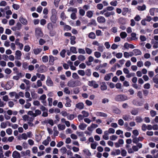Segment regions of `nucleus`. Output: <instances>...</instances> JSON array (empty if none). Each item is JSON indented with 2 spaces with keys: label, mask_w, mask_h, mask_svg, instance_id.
Wrapping results in <instances>:
<instances>
[{
  "label": "nucleus",
  "mask_w": 158,
  "mask_h": 158,
  "mask_svg": "<svg viewBox=\"0 0 158 158\" xmlns=\"http://www.w3.org/2000/svg\"><path fill=\"white\" fill-rule=\"evenodd\" d=\"M70 50L73 53L76 54L77 53V51L76 48L75 47H71L70 48Z\"/></svg>",
  "instance_id": "40"
},
{
  "label": "nucleus",
  "mask_w": 158,
  "mask_h": 158,
  "mask_svg": "<svg viewBox=\"0 0 158 158\" xmlns=\"http://www.w3.org/2000/svg\"><path fill=\"white\" fill-rule=\"evenodd\" d=\"M42 49L40 48L34 49L33 50L34 53L35 55H37L40 53L42 51Z\"/></svg>",
  "instance_id": "22"
},
{
  "label": "nucleus",
  "mask_w": 158,
  "mask_h": 158,
  "mask_svg": "<svg viewBox=\"0 0 158 158\" xmlns=\"http://www.w3.org/2000/svg\"><path fill=\"white\" fill-rule=\"evenodd\" d=\"M58 127L60 130H63L65 128V126L64 125L59 124L58 125Z\"/></svg>",
  "instance_id": "45"
},
{
  "label": "nucleus",
  "mask_w": 158,
  "mask_h": 158,
  "mask_svg": "<svg viewBox=\"0 0 158 158\" xmlns=\"http://www.w3.org/2000/svg\"><path fill=\"white\" fill-rule=\"evenodd\" d=\"M46 83L47 85L48 86H52L53 85V82L50 77H49V79H48L46 81Z\"/></svg>",
  "instance_id": "13"
},
{
  "label": "nucleus",
  "mask_w": 158,
  "mask_h": 158,
  "mask_svg": "<svg viewBox=\"0 0 158 158\" xmlns=\"http://www.w3.org/2000/svg\"><path fill=\"white\" fill-rule=\"evenodd\" d=\"M16 27L18 30H20L22 28V25L19 22H18L16 25Z\"/></svg>",
  "instance_id": "43"
},
{
  "label": "nucleus",
  "mask_w": 158,
  "mask_h": 158,
  "mask_svg": "<svg viewBox=\"0 0 158 158\" xmlns=\"http://www.w3.org/2000/svg\"><path fill=\"white\" fill-rule=\"evenodd\" d=\"M93 11L89 10L86 12V16L89 18H91L93 14Z\"/></svg>",
  "instance_id": "17"
},
{
  "label": "nucleus",
  "mask_w": 158,
  "mask_h": 158,
  "mask_svg": "<svg viewBox=\"0 0 158 158\" xmlns=\"http://www.w3.org/2000/svg\"><path fill=\"white\" fill-rule=\"evenodd\" d=\"M154 40L152 39L151 40V43H153V48H158V42L157 41H155L154 42Z\"/></svg>",
  "instance_id": "27"
},
{
  "label": "nucleus",
  "mask_w": 158,
  "mask_h": 158,
  "mask_svg": "<svg viewBox=\"0 0 158 158\" xmlns=\"http://www.w3.org/2000/svg\"><path fill=\"white\" fill-rule=\"evenodd\" d=\"M146 8V6L143 5L142 6H138L137 7V9L139 11H143L145 10Z\"/></svg>",
  "instance_id": "28"
},
{
  "label": "nucleus",
  "mask_w": 158,
  "mask_h": 158,
  "mask_svg": "<svg viewBox=\"0 0 158 158\" xmlns=\"http://www.w3.org/2000/svg\"><path fill=\"white\" fill-rule=\"evenodd\" d=\"M46 66L44 65H41L40 67L38 69L37 71L38 72L42 73L45 71L44 69L45 68Z\"/></svg>",
  "instance_id": "9"
},
{
  "label": "nucleus",
  "mask_w": 158,
  "mask_h": 158,
  "mask_svg": "<svg viewBox=\"0 0 158 158\" xmlns=\"http://www.w3.org/2000/svg\"><path fill=\"white\" fill-rule=\"evenodd\" d=\"M14 83L13 81L8 82L5 85L6 89V90H9L10 89L12 86L14 85Z\"/></svg>",
  "instance_id": "5"
},
{
  "label": "nucleus",
  "mask_w": 158,
  "mask_h": 158,
  "mask_svg": "<svg viewBox=\"0 0 158 158\" xmlns=\"http://www.w3.org/2000/svg\"><path fill=\"white\" fill-rule=\"evenodd\" d=\"M49 63L50 65H53L54 64V57L52 55L49 56Z\"/></svg>",
  "instance_id": "16"
},
{
  "label": "nucleus",
  "mask_w": 158,
  "mask_h": 158,
  "mask_svg": "<svg viewBox=\"0 0 158 158\" xmlns=\"http://www.w3.org/2000/svg\"><path fill=\"white\" fill-rule=\"evenodd\" d=\"M74 93L75 94H78L80 92L79 88L77 87L74 89L73 91Z\"/></svg>",
  "instance_id": "62"
},
{
  "label": "nucleus",
  "mask_w": 158,
  "mask_h": 158,
  "mask_svg": "<svg viewBox=\"0 0 158 158\" xmlns=\"http://www.w3.org/2000/svg\"><path fill=\"white\" fill-rule=\"evenodd\" d=\"M47 28L50 32L53 30V25L52 23H48L47 25Z\"/></svg>",
  "instance_id": "12"
},
{
  "label": "nucleus",
  "mask_w": 158,
  "mask_h": 158,
  "mask_svg": "<svg viewBox=\"0 0 158 158\" xmlns=\"http://www.w3.org/2000/svg\"><path fill=\"white\" fill-rule=\"evenodd\" d=\"M34 113L35 117L37 116L40 114H41V111L39 110H35V113Z\"/></svg>",
  "instance_id": "59"
},
{
  "label": "nucleus",
  "mask_w": 158,
  "mask_h": 158,
  "mask_svg": "<svg viewBox=\"0 0 158 158\" xmlns=\"http://www.w3.org/2000/svg\"><path fill=\"white\" fill-rule=\"evenodd\" d=\"M139 39L141 41H144L146 40V37L143 35H141L139 37Z\"/></svg>",
  "instance_id": "63"
},
{
  "label": "nucleus",
  "mask_w": 158,
  "mask_h": 158,
  "mask_svg": "<svg viewBox=\"0 0 158 158\" xmlns=\"http://www.w3.org/2000/svg\"><path fill=\"white\" fill-rule=\"evenodd\" d=\"M28 64L27 62H24L23 64V68L24 69H27L28 68Z\"/></svg>",
  "instance_id": "61"
},
{
  "label": "nucleus",
  "mask_w": 158,
  "mask_h": 158,
  "mask_svg": "<svg viewBox=\"0 0 158 158\" xmlns=\"http://www.w3.org/2000/svg\"><path fill=\"white\" fill-rule=\"evenodd\" d=\"M85 50L87 53L89 55L92 52V49L88 48H85Z\"/></svg>",
  "instance_id": "48"
},
{
  "label": "nucleus",
  "mask_w": 158,
  "mask_h": 158,
  "mask_svg": "<svg viewBox=\"0 0 158 158\" xmlns=\"http://www.w3.org/2000/svg\"><path fill=\"white\" fill-rule=\"evenodd\" d=\"M10 97L12 98L15 96V99H19V97L17 95V94L15 92H12L9 93V94Z\"/></svg>",
  "instance_id": "14"
},
{
  "label": "nucleus",
  "mask_w": 158,
  "mask_h": 158,
  "mask_svg": "<svg viewBox=\"0 0 158 158\" xmlns=\"http://www.w3.org/2000/svg\"><path fill=\"white\" fill-rule=\"evenodd\" d=\"M15 55L18 56L17 59L18 60L20 59V57L21 56L22 54L20 51L19 50H17L15 52Z\"/></svg>",
  "instance_id": "25"
},
{
  "label": "nucleus",
  "mask_w": 158,
  "mask_h": 158,
  "mask_svg": "<svg viewBox=\"0 0 158 158\" xmlns=\"http://www.w3.org/2000/svg\"><path fill=\"white\" fill-rule=\"evenodd\" d=\"M87 125L85 123H81L79 125V128L82 130H84L85 128L86 127Z\"/></svg>",
  "instance_id": "21"
},
{
  "label": "nucleus",
  "mask_w": 158,
  "mask_h": 158,
  "mask_svg": "<svg viewBox=\"0 0 158 158\" xmlns=\"http://www.w3.org/2000/svg\"><path fill=\"white\" fill-rule=\"evenodd\" d=\"M30 49L31 48L29 45H25L24 46V50L25 52H29L30 50Z\"/></svg>",
  "instance_id": "55"
},
{
  "label": "nucleus",
  "mask_w": 158,
  "mask_h": 158,
  "mask_svg": "<svg viewBox=\"0 0 158 158\" xmlns=\"http://www.w3.org/2000/svg\"><path fill=\"white\" fill-rule=\"evenodd\" d=\"M113 75V73H110L107 74L104 77V80L106 81L109 80L111 76Z\"/></svg>",
  "instance_id": "18"
},
{
  "label": "nucleus",
  "mask_w": 158,
  "mask_h": 158,
  "mask_svg": "<svg viewBox=\"0 0 158 158\" xmlns=\"http://www.w3.org/2000/svg\"><path fill=\"white\" fill-rule=\"evenodd\" d=\"M97 20L99 23H104L106 21L105 18L102 16H98L97 18Z\"/></svg>",
  "instance_id": "6"
},
{
  "label": "nucleus",
  "mask_w": 158,
  "mask_h": 158,
  "mask_svg": "<svg viewBox=\"0 0 158 158\" xmlns=\"http://www.w3.org/2000/svg\"><path fill=\"white\" fill-rule=\"evenodd\" d=\"M44 123H49L51 126H53L54 125V123L53 120L52 119H49L48 120H45L44 121Z\"/></svg>",
  "instance_id": "30"
},
{
  "label": "nucleus",
  "mask_w": 158,
  "mask_h": 158,
  "mask_svg": "<svg viewBox=\"0 0 158 158\" xmlns=\"http://www.w3.org/2000/svg\"><path fill=\"white\" fill-rule=\"evenodd\" d=\"M87 77H90L91 75V71L90 69H88L85 70V74Z\"/></svg>",
  "instance_id": "31"
},
{
  "label": "nucleus",
  "mask_w": 158,
  "mask_h": 158,
  "mask_svg": "<svg viewBox=\"0 0 158 158\" xmlns=\"http://www.w3.org/2000/svg\"><path fill=\"white\" fill-rule=\"evenodd\" d=\"M88 37L90 39H94L96 38V35L94 32H91L89 34Z\"/></svg>",
  "instance_id": "20"
},
{
  "label": "nucleus",
  "mask_w": 158,
  "mask_h": 158,
  "mask_svg": "<svg viewBox=\"0 0 158 158\" xmlns=\"http://www.w3.org/2000/svg\"><path fill=\"white\" fill-rule=\"evenodd\" d=\"M11 70L9 68H6L5 70V73L8 74H10L11 73Z\"/></svg>",
  "instance_id": "60"
},
{
  "label": "nucleus",
  "mask_w": 158,
  "mask_h": 158,
  "mask_svg": "<svg viewBox=\"0 0 158 158\" xmlns=\"http://www.w3.org/2000/svg\"><path fill=\"white\" fill-rule=\"evenodd\" d=\"M131 114L133 115H136L138 113V110L137 109H133L131 112Z\"/></svg>",
  "instance_id": "44"
},
{
  "label": "nucleus",
  "mask_w": 158,
  "mask_h": 158,
  "mask_svg": "<svg viewBox=\"0 0 158 158\" xmlns=\"http://www.w3.org/2000/svg\"><path fill=\"white\" fill-rule=\"evenodd\" d=\"M23 120L25 121H28V122L33 121L34 119L33 117H30L27 115H25L23 116Z\"/></svg>",
  "instance_id": "3"
},
{
  "label": "nucleus",
  "mask_w": 158,
  "mask_h": 158,
  "mask_svg": "<svg viewBox=\"0 0 158 158\" xmlns=\"http://www.w3.org/2000/svg\"><path fill=\"white\" fill-rule=\"evenodd\" d=\"M76 81H69L68 82V85L72 87H73L76 86H78L76 84Z\"/></svg>",
  "instance_id": "11"
},
{
  "label": "nucleus",
  "mask_w": 158,
  "mask_h": 158,
  "mask_svg": "<svg viewBox=\"0 0 158 158\" xmlns=\"http://www.w3.org/2000/svg\"><path fill=\"white\" fill-rule=\"evenodd\" d=\"M12 156L14 158H20L21 157L20 153L16 151H14L13 152Z\"/></svg>",
  "instance_id": "8"
},
{
  "label": "nucleus",
  "mask_w": 158,
  "mask_h": 158,
  "mask_svg": "<svg viewBox=\"0 0 158 158\" xmlns=\"http://www.w3.org/2000/svg\"><path fill=\"white\" fill-rule=\"evenodd\" d=\"M35 35L36 37H42L43 34L41 31V29L39 28H36L35 31Z\"/></svg>",
  "instance_id": "1"
},
{
  "label": "nucleus",
  "mask_w": 158,
  "mask_h": 158,
  "mask_svg": "<svg viewBox=\"0 0 158 158\" xmlns=\"http://www.w3.org/2000/svg\"><path fill=\"white\" fill-rule=\"evenodd\" d=\"M65 52L66 51L65 49H64L62 50L60 52V56L63 58L65 56Z\"/></svg>",
  "instance_id": "53"
},
{
  "label": "nucleus",
  "mask_w": 158,
  "mask_h": 158,
  "mask_svg": "<svg viewBox=\"0 0 158 158\" xmlns=\"http://www.w3.org/2000/svg\"><path fill=\"white\" fill-rule=\"evenodd\" d=\"M89 24L90 25H93L94 26H96L97 25V23H96L95 20L94 19H92L91 20L90 22L89 23Z\"/></svg>",
  "instance_id": "29"
},
{
  "label": "nucleus",
  "mask_w": 158,
  "mask_h": 158,
  "mask_svg": "<svg viewBox=\"0 0 158 158\" xmlns=\"http://www.w3.org/2000/svg\"><path fill=\"white\" fill-rule=\"evenodd\" d=\"M60 151L62 153L65 154L67 152V149L65 147H63L61 148Z\"/></svg>",
  "instance_id": "42"
},
{
  "label": "nucleus",
  "mask_w": 158,
  "mask_h": 158,
  "mask_svg": "<svg viewBox=\"0 0 158 158\" xmlns=\"http://www.w3.org/2000/svg\"><path fill=\"white\" fill-rule=\"evenodd\" d=\"M67 11L68 12L72 11L74 12L77 13V9L76 8H73L72 7H70L68 9Z\"/></svg>",
  "instance_id": "35"
},
{
  "label": "nucleus",
  "mask_w": 158,
  "mask_h": 158,
  "mask_svg": "<svg viewBox=\"0 0 158 158\" xmlns=\"http://www.w3.org/2000/svg\"><path fill=\"white\" fill-rule=\"evenodd\" d=\"M57 19V18L56 17V14H52V15L50 17V20L53 23H56Z\"/></svg>",
  "instance_id": "4"
},
{
  "label": "nucleus",
  "mask_w": 158,
  "mask_h": 158,
  "mask_svg": "<svg viewBox=\"0 0 158 158\" xmlns=\"http://www.w3.org/2000/svg\"><path fill=\"white\" fill-rule=\"evenodd\" d=\"M97 114L98 116L103 117H106L107 116L106 114L101 112H98L97 113Z\"/></svg>",
  "instance_id": "37"
},
{
  "label": "nucleus",
  "mask_w": 158,
  "mask_h": 158,
  "mask_svg": "<svg viewBox=\"0 0 158 158\" xmlns=\"http://www.w3.org/2000/svg\"><path fill=\"white\" fill-rule=\"evenodd\" d=\"M78 52L79 53L84 54L85 53V50L82 48H78Z\"/></svg>",
  "instance_id": "46"
},
{
  "label": "nucleus",
  "mask_w": 158,
  "mask_h": 158,
  "mask_svg": "<svg viewBox=\"0 0 158 158\" xmlns=\"http://www.w3.org/2000/svg\"><path fill=\"white\" fill-rule=\"evenodd\" d=\"M104 47L103 46H100L99 45L98 47V50L100 52H102L103 51Z\"/></svg>",
  "instance_id": "56"
},
{
  "label": "nucleus",
  "mask_w": 158,
  "mask_h": 158,
  "mask_svg": "<svg viewBox=\"0 0 158 158\" xmlns=\"http://www.w3.org/2000/svg\"><path fill=\"white\" fill-rule=\"evenodd\" d=\"M42 60L43 62L46 63L48 60V57L47 56H44L42 57Z\"/></svg>",
  "instance_id": "39"
},
{
  "label": "nucleus",
  "mask_w": 158,
  "mask_h": 158,
  "mask_svg": "<svg viewBox=\"0 0 158 158\" xmlns=\"http://www.w3.org/2000/svg\"><path fill=\"white\" fill-rule=\"evenodd\" d=\"M103 7V4L102 3H99L97 5V8L98 9L101 10H102Z\"/></svg>",
  "instance_id": "54"
},
{
  "label": "nucleus",
  "mask_w": 158,
  "mask_h": 158,
  "mask_svg": "<svg viewBox=\"0 0 158 158\" xmlns=\"http://www.w3.org/2000/svg\"><path fill=\"white\" fill-rule=\"evenodd\" d=\"M123 118L125 121H128L130 118V116L129 115L125 114L123 115Z\"/></svg>",
  "instance_id": "32"
},
{
  "label": "nucleus",
  "mask_w": 158,
  "mask_h": 158,
  "mask_svg": "<svg viewBox=\"0 0 158 158\" xmlns=\"http://www.w3.org/2000/svg\"><path fill=\"white\" fill-rule=\"evenodd\" d=\"M133 102L134 105H136L141 106L142 104V103L139 102L137 99L134 100L133 101Z\"/></svg>",
  "instance_id": "34"
},
{
  "label": "nucleus",
  "mask_w": 158,
  "mask_h": 158,
  "mask_svg": "<svg viewBox=\"0 0 158 158\" xmlns=\"http://www.w3.org/2000/svg\"><path fill=\"white\" fill-rule=\"evenodd\" d=\"M131 39L132 40H135L137 39V38L136 37V34L135 33H132L131 34Z\"/></svg>",
  "instance_id": "38"
},
{
  "label": "nucleus",
  "mask_w": 158,
  "mask_h": 158,
  "mask_svg": "<svg viewBox=\"0 0 158 158\" xmlns=\"http://www.w3.org/2000/svg\"><path fill=\"white\" fill-rule=\"evenodd\" d=\"M85 11L83 9H81L79 10V14L82 16H83L85 15Z\"/></svg>",
  "instance_id": "58"
},
{
  "label": "nucleus",
  "mask_w": 158,
  "mask_h": 158,
  "mask_svg": "<svg viewBox=\"0 0 158 158\" xmlns=\"http://www.w3.org/2000/svg\"><path fill=\"white\" fill-rule=\"evenodd\" d=\"M139 140L142 141V139H139V138L136 137L133 138L132 140L133 142L135 143H137Z\"/></svg>",
  "instance_id": "49"
},
{
  "label": "nucleus",
  "mask_w": 158,
  "mask_h": 158,
  "mask_svg": "<svg viewBox=\"0 0 158 158\" xmlns=\"http://www.w3.org/2000/svg\"><path fill=\"white\" fill-rule=\"evenodd\" d=\"M153 82L156 84H158V74H156L152 78Z\"/></svg>",
  "instance_id": "23"
},
{
  "label": "nucleus",
  "mask_w": 158,
  "mask_h": 158,
  "mask_svg": "<svg viewBox=\"0 0 158 158\" xmlns=\"http://www.w3.org/2000/svg\"><path fill=\"white\" fill-rule=\"evenodd\" d=\"M76 38V37L74 36H72L71 37L70 40V43L71 44L73 45L76 43V42L75 41Z\"/></svg>",
  "instance_id": "19"
},
{
  "label": "nucleus",
  "mask_w": 158,
  "mask_h": 158,
  "mask_svg": "<svg viewBox=\"0 0 158 158\" xmlns=\"http://www.w3.org/2000/svg\"><path fill=\"white\" fill-rule=\"evenodd\" d=\"M76 106L80 109H81L84 108V104L82 103H79L76 105Z\"/></svg>",
  "instance_id": "24"
},
{
  "label": "nucleus",
  "mask_w": 158,
  "mask_h": 158,
  "mask_svg": "<svg viewBox=\"0 0 158 158\" xmlns=\"http://www.w3.org/2000/svg\"><path fill=\"white\" fill-rule=\"evenodd\" d=\"M82 113L83 114V115L84 117H87L89 116V113L87 112H86L85 111H83L82 112Z\"/></svg>",
  "instance_id": "50"
},
{
  "label": "nucleus",
  "mask_w": 158,
  "mask_h": 158,
  "mask_svg": "<svg viewBox=\"0 0 158 158\" xmlns=\"http://www.w3.org/2000/svg\"><path fill=\"white\" fill-rule=\"evenodd\" d=\"M101 89L102 90H106L107 88V86L105 82H103L101 86Z\"/></svg>",
  "instance_id": "26"
},
{
  "label": "nucleus",
  "mask_w": 158,
  "mask_h": 158,
  "mask_svg": "<svg viewBox=\"0 0 158 158\" xmlns=\"http://www.w3.org/2000/svg\"><path fill=\"white\" fill-rule=\"evenodd\" d=\"M19 21L23 24L24 25H27L28 23V21L27 19L23 18L22 16L20 17L19 18Z\"/></svg>",
  "instance_id": "7"
},
{
  "label": "nucleus",
  "mask_w": 158,
  "mask_h": 158,
  "mask_svg": "<svg viewBox=\"0 0 158 158\" xmlns=\"http://www.w3.org/2000/svg\"><path fill=\"white\" fill-rule=\"evenodd\" d=\"M121 153L122 156H125L127 154L126 151L123 149L122 150Z\"/></svg>",
  "instance_id": "47"
},
{
  "label": "nucleus",
  "mask_w": 158,
  "mask_h": 158,
  "mask_svg": "<svg viewBox=\"0 0 158 158\" xmlns=\"http://www.w3.org/2000/svg\"><path fill=\"white\" fill-rule=\"evenodd\" d=\"M88 85L91 87H93L94 88H97L98 87V85L96 83L95 81L92 80L91 81H89L88 82Z\"/></svg>",
  "instance_id": "2"
},
{
  "label": "nucleus",
  "mask_w": 158,
  "mask_h": 158,
  "mask_svg": "<svg viewBox=\"0 0 158 158\" xmlns=\"http://www.w3.org/2000/svg\"><path fill=\"white\" fill-rule=\"evenodd\" d=\"M135 120L137 123H141L143 121V119L142 118L139 116H137L136 117Z\"/></svg>",
  "instance_id": "52"
},
{
  "label": "nucleus",
  "mask_w": 158,
  "mask_h": 158,
  "mask_svg": "<svg viewBox=\"0 0 158 158\" xmlns=\"http://www.w3.org/2000/svg\"><path fill=\"white\" fill-rule=\"evenodd\" d=\"M12 6L13 8L16 10H17L19 8V6L15 4H13Z\"/></svg>",
  "instance_id": "64"
},
{
  "label": "nucleus",
  "mask_w": 158,
  "mask_h": 158,
  "mask_svg": "<svg viewBox=\"0 0 158 158\" xmlns=\"http://www.w3.org/2000/svg\"><path fill=\"white\" fill-rule=\"evenodd\" d=\"M78 59L81 61H83L85 59V58L84 56L80 55H79L77 57Z\"/></svg>",
  "instance_id": "33"
},
{
  "label": "nucleus",
  "mask_w": 158,
  "mask_h": 158,
  "mask_svg": "<svg viewBox=\"0 0 158 158\" xmlns=\"http://www.w3.org/2000/svg\"><path fill=\"white\" fill-rule=\"evenodd\" d=\"M94 55L96 58H98L101 56V54L98 52H95L94 53Z\"/></svg>",
  "instance_id": "51"
},
{
  "label": "nucleus",
  "mask_w": 158,
  "mask_h": 158,
  "mask_svg": "<svg viewBox=\"0 0 158 158\" xmlns=\"http://www.w3.org/2000/svg\"><path fill=\"white\" fill-rule=\"evenodd\" d=\"M120 35L122 39H124L127 37V34L125 32H122L120 33Z\"/></svg>",
  "instance_id": "36"
},
{
  "label": "nucleus",
  "mask_w": 158,
  "mask_h": 158,
  "mask_svg": "<svg viewBox=\"0 0 158 158\" xmlns=\"http://www.w3.org/2000/svg\"><path fill=\"white\" fill-rule=\"evenodd\" d=\"M77 73L79 75L82 76H84L85 75V72L84 70H78L77 71Z\"/></svg>",
  "instance_id": "41"
},
{
  "label": "nucleus",
  "mask_w": 158,
  "mask_h": 158,
  "mask_svg": "<svg viewBox=\"0 0 158 158\" xmlns=\"http://www.w3.org/2000/svg\"><path fill=\"white\" fill-rule=\"evenodd\" d=\"M19 39H16L15 41V43L17 45H18L19 46L20 49L22 50L23 48V45L21 43L19 42Z\"/></svg>",
  "instance_id": "10"
},
{
  "label": "nucleus",
  "mask_w": 158,
  "mask_h": 158,
  "mask_svg": "<svg viewBox=\"0 0 158 158\" xmlns=\"http://www.w3.org/2000/svg\"><path fill=\"white\" fill-rule=\"evenodd\" d=\"M134 54L135 56L140 55L142 54L140 50L138 49H135L133 50Z\"/></svg>",
  "instance_id": "15"
},
{
  "label": "nucleus",
  "mask_w": 158,
  "mask_h": 158,
  "mask_svg": "<svg viewBox=\"0 0 158 158\" xmlns=\"http://www.w3.org/2000/svg\"><path fill=\"white\" fill-rule=\"evenodd\" d=\"M64 29L67 31H70L71 29V27L69 25H65L64 27Z\"/></svg>",
  "instance_id": "57"
}]
</instances>
